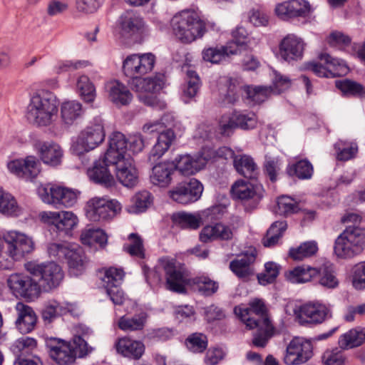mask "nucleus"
I'll return each mask as SVG.
<instances>
[{"label": "nucleus", "mask_w": 365, "mask_h": 365, "mask_svg": "<svg viewBox=\"0 0 365 365\" xmlns=\"http://www.w3.org/2000/svg\"><path fill=\"white\" fill-rule=\"evenodd\" d=\"M238 54V49L232 45H220L205 48L202 51V58L204 61L212 64H220L229 58L231 56Z\"/></svg>", "instance_id": "nucleus-28"}, {"label": "nucleus", "mask_w": 365, "mask_h": 365, "mask_svg": "<svg viewBox=\"0 0 365 365\" xmlns=\"http://www.w3.org/2000/svg\"><path fill=\"white\" fill-rule=\"evenodd\" d=\"M192 282L197 286L198 291L206 296L213 294L218 289V283L205 276L195 277Z\"/></svg>", "instance_id": "nucleus-63"}, {"label": "nucleus", "mask_w": 365, "mask_h": 365, "mask_svg": "<svg viewBox=\"0 0 365 365\" xmlns=\"http://www.w3.org/2000/svg\"><path fill=\"white\" fill-rule=\"evenodd\" d=\"M124 275V272L122 269L115 267L105 269L104 275L101 278L104 288L120 286L122 284Z\"/></svg>", "instance_id": "nucleus-56"}, {"label": "nucleus", "mask_w": 365, "mask_h": 365, "mask_svg": "<svg viewBox=\"0 0 365 365\" xmlns=\"http://www.w3.org/2000/svg\"><path fill=\"white\" fill-rule=\"evenodd\" d=\"M81 240L84 245L92 246L94 243H98L101 247H103L107 244L108 237L101 229L88 228L82 232Z\"/></svg>", "instance_id": "nucleus-50"}, {"label": "nucleus", "mask_w": 365, "mask_h": 365, "mask_svg": "<svg viewBox=\"0 0 365 365\" xmlns=\"http://www.w3.org/2000/svg\"><path fill=\"white\" fill-rule=\"evenodd\" d=\"M115 167V176L118 182L127 187H133L138 182V173L132 156H125L111 163Z\"/></svg>", "instance_id": "nucleus-19"}, {"label": "nucleus", "mask_w": 365, "mask_h": 365, "mask_svg": "<svg viewBox=\"0 0 365 365\" xmlns=\"http://www.w3.org/2000/svg\"><path fill=\"white\" fill-rule=\"evenodd\" d=\"M336 150V159L340 161H347L355 158L358 153V146L356 143L344 144L339 142L335 144Z\"/></svg>", "instance_id": "nucleus-61"}, {"label": "nucleus", "mask_w": 365, "mask_h": 365, "mask_svg": "<svg viewBox=\"0 0 365 365\" xmlns=\"http://www.w3.org/2000/svg\"><path fill=\"white\" fill-rule=\"evenodd\" d=\"M317 275V268L303 264L285 272L286 279L292 283H305Z\"/></svg>", "instance_id": "nucleus-39"}, {"label": "nucleus", "mask_w": 365, "mask_h": 365, "mask_svg": "<svg viewBox=\"0 0 365 365\" xmlns=\"http://www.w3.org/2000/svg\"><path fill=\"white\" fill-rule=\"evenodd\" d=\"M336 86L346 95L362 96L365 93L361 84L349 79L336 81Z\"/></svg>", "instance_id": "nucleus-59"}, {"label": "nucleus", "mask_w": 365, "mask_h": 365, "mask_svg": "<svg viewBox=\"0 0 365 365\" xmlns=\"http://www.w3.org/2000/svg\"><path fill=\"white\" fill-rule=\"evenodd\" d=\"M279 266L274 262H267L264 265V272L257 275L259 284L265 285L274 282L279 274Z\"/></svg>", "instance_id": "nucleus-64"}, {"label": "nucleus", "mask_w": 365, "mask_h": 365, "mask_svg": "<svg viewBox=\"0 0 365 365\" xmlns=\"http://www.w3.org/2000/svg\"><path fill=\"white\" fill-rule=\"evenodd\" d=\"M364 341L365 331L353 329L340 336L339 345L343 349H348L361 345Z\"/></svg>", "instance_id": "nucleus-45"}, {"label": "nucleus", "mask_w": 365, "mask_h": 365, "mask_svg": "<svg viewBox=\"0 0 365 365\" xmlns=\"http://www.w3.org/2000/svg\"><path fill=\"white\" fill-rule=\"evenodd\" d=\"M202 185L196 179L178 183L169 191L170 197L175 202L187 205L197 201L202 193Z\"/></svg>", "instance_id": "nucleus-16"}, {"label": "nucleus", "mask_w": 365, "mask_h": 365, "mask_svg": "<svg viewBox=\"0 0 365 365\" xmlns=\"http://www.w3.org/2000/svg\"><path fill=\"white\" fill-rule=\"evenodd\" d=\"M305 43L301 38L294 34H288L281 41L279 54L282 58L287 62L301 60Z\"/></svg>", "instance_id": "nucleus-22"}, {"label": "nucleus", "mask_w": 365, "mask_h": 365, "mask_svg": "<svg viewBox=\"0 0 365 365\" xmlns=\"http://www.w3.org/2000/svg\"><path fill=\"white\" fill-rule=\"evenodd\" d=\"M104 138L105 132L103 125L101 123H96L82 131L75 143H78L81 147L93 150L101 144L104 140Z\"/></svg>", "instance_id": "nucleus-30"}, {"label": "nucleus", "mask_w": 365, "mask_h": 365, "mask_svg": "<svg viewBox=\"0 0 365 365\" xmlns=\"http://www.w3.org/2000/svg\"><path fill=\"white\" fill-rule=\"evenodd\" d=\"M148 314L145 312H141L135 314L132 317H121L118 323L119 329L124 331H141L144 329Z\"/></svg>", "instance_id": "nucleus-40"}, {"label": "nucleus", "mask_w": 365, "mask_h": 365, "mask_svg": "<svg viewBox=\"0 0 365 365\" xmlns=\"http://www.w3.org/2000/svg\"><path fill=\"white\" fill-rule=\"evenodd\" d=\"M9 171L19 178H35L41 171V163L34 156L10 161L7 164Z\"/></svg>", "instance_id": "nucleus-20"}, {"label": "nucleus", "mask_w": 365, "mask_h": 365, "mask_svg": "<svg viewBox=\"0 0 365 365\" xmlns=\"http://www.w3.org/2000/svg\"><path fill=\"white\" fill-rule=\"evenodd\" d=\"M21 212L16 199L10 193L0 189V213L10 217H16Z\"/></svg>", "instance_id": "nucleus-44"}, {"label": "nucleus", "mask_w": 365, "mask_h": 365, "mask_svg": "<svg viewBox=\"0 0 365 365\" xmlns=\"http://www.w3.org/2000/svg\"><path fill=\"white\" fill-rule=\"evenodd\" d=\"M18 318L16 325L21 334L31 332L35 327L37 317L34 309L22 302H18L16 305Z\"/></svg>", "instance_id": "nucleus-29"}, {"label": "nucleus", "mask_w": 365, "mask_h": 365, "mask_svg": "<svg viewBox=\"0 0 365 365\" xmlns=\"http://www.w3.org/2000/svg\"><path fill=\"white\" fill-rule=\"evenodd\" d=\"M58 113V101L56 96L41 91L34 93L26 107V118L37 127H48L56 120Z\"/></svg>", "instance_id": "nucleus-2"}, {"label": "nucleus", "mask_w": 365, "mask_h": 365, "mask_svg": "<svg viewBox=\"0 0 365 365\" xmlns=\"http://www.w3.org/2000/svg\"><path fill=\"white\" fill-rule=\"evenodd\" d=\"M173 224L182 229L196 230L202 225L200 212H178L171 216Z\"/></svg>", "instance_id": "nucleus-36"}, {"label": "nucleus", "mask_w": 365, "mask_h": 365, "mask_svg": "<svg viewBox=\"0 0 365 365\" xmlns=\"http://www.w3.org/2000/svg\"><path fill=\"white\" fill-rule=\"evenodd\" d=\"M299 211L298 203L291 197L282 195L277 200V205L274 208L275 214L287 217Z\"/></svg>", "instance_id": "nucleus-48"}, {"label": "nucleus", "mask_w": 365, "mask_h": 365, "mask_svg": "<svg viewBox=\"0 0 365 365\" xmlns=\"http://www.w3.org/2000/svg\"><path fill=\"white\" fill-rule=\"evenodd\" d=\"M25 268L29 274L36 277L41 292H48L57 288L64 277L61 267L53 262H29Z\"/></svg>", "instance_id": "nucleus-5"}, {"label": "nucleus", "mask_w": 365, "mask_h": 365, "mask_svg": "<svg viewBox=\"0 0 365 365\" xmlns=\"http://www.w3.org/2000/svg\"><path fill=\"white\" fill-rule=\"evenodd\" d=\"M4 240L8 245L7 252L14 259L19 260L34 250L33 240L25 234L9 231L4 235Z\"/></svg>", "instance_id": "nucleus-14"}, {"label": "nucleus", "mask_w": 365, "mask_h": 365, "mask_svg": "<svg viewBox=\"0 0 365 365\" xmlns=\"http://www.w3.org/2000/svg\"><path fill=\"white\" fill-rule=\"evenodd\" d=\"M287 228V224L285 220L273 222L262 239L263 245L269 247L277 245Z\"/></svg>", "instance_id": "nucleus-46"}, {"label": "nucleus", "mask_w": 365, "mask_h": 365, "mask_svg": "<svg viewBox=\"0 0 365 365\" xmlns=\"http://www.w3.org/2000/svg\"><path fill=\"white\" fill-rule=\"evenodd\" d=\"M115 347L118 354L135 360L140 359L145 352L143 342L128 337L118 339L115 343Z\"/></svg>", "instance_id": "nucleus-31"}, {"label": "nucleus", "mask_w": 365, "mask_h": 365, "mask_svg": "<svg viewBox=\"0 0 365 365\" xmlns=\"http://www.w3.org/2000/svg\"><path fill=\"white\" fill-rule=\"evenodd\" d=\"M365 245V229L358 225H348L337 237L334 252L341 258H351L359 254Z\"/></svg>", "instance_id": "nucleus-6"}, {"label": "nucleus", "mask_w": 365, "mask_h": 365, "mask_svg": "<svg viewBox=\"0 0 365 365\" xmlns=\"http://www.w3.org/2000/svg\"><path fill=\"white\" fill-rule=\"evenodd\" d=\"M317 251V244L314 241H310L301 244L297 248H291L289 254L290 257L294 260H303L314 256Z\"/></svg>", "instance_id": "nucleus-52"}, {"label": "nucleus", "mask_w": 365, "mask_h": 365, "mask_svg": "<svg viewBox=\"0 0 365 365\" xmlns=\"http://www.w3.org/2000/svg\"><path fill=\"white\" fill-rule=\"evenodd\" d=\"M210 158L211 156L205 155V152L195 158L190 155H180L173 161L175 163V171L178 170L181 175L185 176L192 175L203 169Z\"/></svg>", "instance_id": "nucleus-21"}, {"label": "nucleus", "mask_w": 365, "mask_h": 365, "mask_svg": "<svg viewBox=\"0 0 365 365\" xmlns=\"http://www.w3.org/2000/svg\"><path fill=\"white\" fill-rule=\"evenodd\" d=\"M128 239L130 243L124 245V250L131 256L143 259L145 257V250L143 239L135 233L129 235Z\"/></svg>", "instance_id": "nucleus-57"}, {"label": "nucleus", "mask_w": 365, "mask_h": 365, "mask_svg": "<svg viewBox=\"0 0 365 365\" xmlns=\"http://www.w3.org/2000/svg\"><path fill=\"white\" fill-rule=\"evenodd\" d=\"M272 86H245L244 93L246 98L255 103H261L265 101L272 93H273Z\"/></svg>", "instance_id": "nucleus-49"}, {"label": "nucleus", "mask_w": 365, "mask_h": 365, "mask_svg": "<svg viewBox=\"0 0 365 365\" xmlns=\"http://www.w3.org/2000/svg\"><path fill=\"white\" fill-rule=\"evenodd\" d=\"M37 342L34 338L23 336L17 339L11 346L16 359L26 358L36 347Z\"/></svg>", "instance_id": "nucleus-47"}, {"label": "nucleus", "mask_w": 365, "mask_h": 365, "mask_svg": "<svg viewBox=\"0 0 365 365\" xmlns=\"http://www.w3.org/2000/svg\"><path fill=\"white\" fill-rule=\"evenodd\" d=\"M231 194L233 198L240 200L249 199L259 200L262 197L261 187L254 186L245 180L236 181L231 187Z\"/></svg>", "instance_id": "nucleus-34"}, {"label": "nucleus", "mask_w": 365, "mask_h": 365, "mask_svg": "<svg viewBox=\"0 0 365 365\" xmlns=\"http://www.w3.org/2000/svg\"><path fill=\"white\" fill-rule=\"evenodd\" d=\"M113 165L106 160V155L103 160L95 161L93 166L87 171L89 178L96 183L105 187H111L115 185V179L110 173L108 167Z\"/></svg>", "instance_id": "nucleus-26"}, {"label": "nucleus", "mask_w": 365, "mask_h": 365, "mask_svg": "<svg viewBox=\"0 0 365 365\" xmlns=\"http://www.w3.org/2000/svg\"><path fill=\"white\" fill-rule=\"evenodd\" d=\"M256 256L257 252L255 249L247 251L230 262V269L238 278L247 279L255 274L252 265L255 262Z\"/></svg>", "instance_id": "nucleus-24"}, {"label": "nucleus", "mask_w": 365, "mask_h": 365, "mask_svg": "<svg viewBox=\"0 0 365 365\" xmlns=\"http://www.w3.org/2000/svg\"><path fill=\"white\" fill-rule=\"evenodd\" d=\"M121 209L120 203L116 200L95 197L87 202L86 213L92 221H108L120 213Z\"/></svg>", "instance_id": "nucleus-8"}, {"label": "nucleus", "mask_w": 365, "mask_h": 365, "mask_svg": "<svg viewBox=\"0 0 365 365\" xmlns=\"http://www.w3.org/2000/svg\"><path fill=\"white\" fill-rule=\"evenodd\" d=\"M106 160L110 163L124 159L125 156H131L127 151V139L120 132H114L109 140V148L105 153Z\"/></svg>", "instance_id": "nucleus-27"}, {"label": "nucleus", "mask_w": 365, "mask_h": 365, "mask_svg": "<svg viewBox=\"0 0 365 365\" xmlns=\"http://www.w3.org/2000/svg\"><path fill=\"white\" fill-rule=\"evenodd\" d=\"M242 225V220L237 216L233 217L229 225L222 222L208 225L201 230L199 239L203 243L217 240L231 241L234 238L235 233Z\"/></svg>", "instance_id": "nucleus-9"}, {"label": "nucleus", "mask_w": 365, "mask_h": 365, "mask_svg": "<svg viewBox=\"0 0 365 365\" xmlns=\"http://www.w3.org/2000/svg\"><path fill=\"white\" fill-rule=\"evenodd\" d=\"M174 173V162L165 161L160 163L153 168L150 180L155 185L165 187L171 183Z\"/></svg>", "instance_id": "nucleus-33"}, {"label": "nucleus", "mask_w": 365, "mask_h": 365, "mask_svg": "<svg viewBox=\"0 0 365 365\" xmlns=\"http://www.w3.org/2000/svg\"><path fill=\"white\" fill-rule=\"evenodd\" d=\"M234 165L237 171L245 178L254 179L258 174L257 166L250 156H236L234 160Z\"/></svg>", "instance_id": "nucleus-41"}, {"label": "nucleus", "mask_w": 365, "mask_h": 365, "mask_svg": "<svg viewBox=\"0 0 365 365\" xmlns=\"http://www.w3.org/2000/svg\"><path fill=\"white\" fill-rule=\"evenodd\" d=\"M171 25L173 34L183 43L202 38L207 31L205 22L192 9H185L175 15Z\"/></svg>", "instance_id": "nucleus-4"}, {"label": "nucleus", "mask_w": 365, "mask_h": 365, "mask_svg": "<svg viewBox=\"0 0 365 365\" xmlns=\"http://www.w3.org/2000/svg\"><path fill=\"white\" fill-rule=\"evenodd\" d=\"M138 63V54H132L124 60L123 63V71L126 76L134 78H140L142 76Z\"/></svg>", "instance_id": "nucleus-60"}, {"label": "nucleus", "mask_w": 365, "mask_h": 365, "mask_svg": "<svg viewBox=\"0 0 365 365\" xmlns=\"http://www.w3.org/2000/svg\"><path fill=\"white\" fill-rule=\"evenodd\" d=\"M77 88L80 96L86 102H93L96 98V88L89 78L86 76H81L77 81Z\"/></svg>", "instance_id": "nucleus-55"}, {"label": "nucleus", "mask_w": 365, "mask_h": 365, "mask_svg": "<svg viewBox=\"0 0 365 365\" xmlns=\"http://www.w3.org/2000/svg\"><path fill=\"white\" fill-rule=\"evenodd\" d=\"M83 114L82 104L76 101H68L61 106V118L63 124L70 126Z\"/></svg>", "instance_id": "nucleus-38"}, {"label": "nucleus", "mask_w": 365, "mask_h": 365, "mask_svg": "<svg viewBox=\"0 0 365 365\" xmlns=\"http://www.w3.org/2000/svg\"><path fill=\"white\" fill-rule=\"evenodd\" d=\"M185 344L192 352L202 353L207 346V336L202 334L194 333L187 337Z\"/></svg>", "instance_id": "nucleus-62"}, {"label": "nucleus", "mask_w": 365, "mask_h": 365, "mask_svg": "<svg viewBox=\"0 0 365 365\" xmlns=\"http://www.w3.org/2000/svg\"><path fill=\"white\" fill-rule=\"evenodd\" d=\"M38 194L45 203L53 205L56 207L60 205L71 207L76 203L78 198L76 192L50 184L38 187Z\"/></svg>", "instance_id": "nucleus-12"}, {"label": "nucleus", "mask_w": 365, "mask_h": 365, "mask_svg": "<svg viewBox=\"0 0 365 365\" xmlns=\"http://www.w3.org/2000/svg\"><path fill=\"white\" fill-rule=\"evenodd\" d=\"M319 58L324 62L325 66L318 63H310L309 68L319 77L341 76L346 75L349 71V68L343 61L333 58L328 53H321Z\"/></svg>", "instance_id": "nucleus-15"}, {"label": "nucleus", "mask_w": 365, "mask_h": 365, "mask_svg": "<svg viewBox=\"0 0 365 365\" xmlns=\"http://www.w3.org/2000/svg\"><path fill=\"white\" fill-rule=\"evenodd\" d=\"M233 37V42L227 43V45H232L234 48L238 49V53L241 50H250L255 46L257 42L254 38L249 36L248 32L242 26H237L232 32Z\"/></svg>", "instance_id": "nucleus-42"}, {"label": "nucleus", "mask_w": 365, "mask_h": 365, "mask_svg": "<svg viewBox=\"0 0 365 365\" xmlns=\"http://www.w3.org/2000/svg\"><path fill=\"white\" fill-rule=\"evenodd\" d=\"M69 273L73 276L81 274L86 269L87 258L83 249L78 246H71L65 257Z\"/></svg>", "instance_id": "nucleus-35"}, {"label": "nucleus", "mask_w": 365, "mask_h": 365, "mask_svg": "<svg viewBox=\"0 0 365 365\" xmlns=\"http://www.w3.org/2000/svg\"><path fill=\"white\" fill-rule=\"evenodd\" d=\"M6 282L16 297H21L29 301L35 300L41 293L36 277L31 274L14 273L8 277Z\"/></svg>", "instance_id": "nucleus-10"}, {"label": "nucleus", "mask_w": 365, "mask_h": 365, "mask_svg": "<svg viewBox=\"0 0 365 365\" xmlns=\"http://www.w3.org/2000/svg\"><path fill=\"white\" fill-rule=\"evenodd\" d=\"M317 276L319 277V284L324 287L333 289L339 284L334 274V264L329 261L324 262L317 268Z\"/></svg>", "instance_id": "nucleus-43"}, {"label": "nucleus", "mask_w": 365, "mask_h": 365, "mask_svg": "<svg viewBox=\"0 0 365 365\" xmlns=\"http://www.w3.org/2000/svg\"><path fill=\"white\" fill-rule=\"evenodd\" d=\"M109 92V98L117 106H126L129 104L133 95L128 88L118 81L109 82L107 85Z\"/></svg>", "instance_id": "nucleus-37"}, {"label": "nucleus", "mask_w": 365, "mask_h": 365, "mask_svg": "<svg viewBox=\"0 0 365 365\" xmlns=\"http://www.w3.org/2000/svg\"><path fill=\"white\" fill-rule=\"evenodd\" d=\"M245 86H242L237 80H230L227 92L222 98V104L224 106L234 105L239 101L240 96L244 92Z\"/></svg>", "instance_id": "nucleus-54"}, {"label": "nucleus", "mask_w": 365, "mask_h": 365, "mask_svg": "<svg viewBox=\"0 0 365 365\" xmlns=\"http://www.w3.org/2000/svg\"><path fill=\"white\" fill-rule=\"evenodd\" d=\"M42 221L54 225L58 231L68 233L78 224V217L71 212H43L40 214Z\"/></svg>", "instance_id": "nucleus-23"}, {"label": "nucleus", "mask_w": 365, "mask_h": 365, "mask_svg": "<svg viewBox=\"0 0 365 365\" xmlns=\"http://www.w3.org/2000/svg\"><path fill=\"white\" fill-rule=\"evenodd\" d=\"M234 312L250 329H256L252 344L257 347H264L274 334L275 328L270 319L264 302L255 298L247 307H235Z\"/></svg>", "instance_id": "nucleus-1"}, {"label": "nucleus", "mask_w": 365, "mask_h": 365, "mask_svg": "<svg viewBox=\"0 0 365 365\" xmlns=\"http://www.w3.org/2000/svg\"><path fill=\"white\" fill-rule=\"evenodd\" d=\"M302 361L306 362L312 356L311 344L302 338H294L289 344Z\"/></svg>", "instance_id": "nucleus-58"}, {"label": "nucleus", "mask_w": 365, "mask_h": 365, "mask_svg": "<svg viewBox=\"0 0 365 365\" xmlns=\"http://www.w3.org/2000/svg\"><path fill=\"white\" fill-rule=\"evenodd\" d=\"M287 173L289 176L296 175L299 179H309L312 175L313 167L308 160H299L289 165L287 168Z\"/></svg>", "instance_id": "nucleus-53"}, {"label": "nucleus", "mask_w": 365, "mask_h": 365, "mask_svg": "<svg viewBox=\"0 0 365 365\" xmlns=\"http://www.w3.org/2000/svg\"><path fill=\"white\" fill-rule=\"evenodd\" d=\"M187 80L182 88V98L185 103L193 98L199 91L200 86V78L194 71H187Z\"/></svg>", "instance_id": "nucleus-51"}, {"label": "nucleus", "mask_w": 365, "mask_h": 365, "mask_svg": "<svg viewBox=\"0 0 365 365\" xmlns=\"http://www.w3.org/2000/svg\"><path fill=\"white\" fill-rule=\"evenodd\" d=\"M294 315L301 325H318L331 317V311L324 304L305 303L294 310Z\"/></svg>", "instance_id": "nucleus-11"}, {"label": "nucleus", "mask_w": 365, "mask_h": 365, "mask_svg": "<svg viewBox=\"0 0 365 365\" xmlns=\"http://www.w3.org/2000/svg\"><path fill=\"white\" fill-rule=\"evenodd\" d=\"M163 128L164 123L160 121L147 123L143 126V131L144 133H159L157 142L150 151V159L151 158H159L162 157L176 139L175 134L172 129L164 130Z\"/></svg>", "instance_id": "nucleus-13"}, {"label": "nucleus", "mask_w": 365, "mask_h": 365, "mask_svg": "<svg viewBox=\"0 0 365 365\" xmlns=\"http://www.w3.org/2000/svg\"><path fill=\"white\" fill-rule=\"evenodd\" d=\"M165 81V76L158 73L150 78H134L129 81V85L132 90L139 93L138 98L144 104L163 109L165 108V104L158 100L156 97L148 94L158 93L163 88Z\"/></svg>", "instance_id": "nucleus-7"}, {"label": "nucleus", "mask_w": 365, "mask_h": 365, "mask_svg": "<svg viewBox=\"0 0 365 365\" xmlns=\"http://www.w3.org/2000/svg\"><path fill=\"white\" fill-rule=\"evenodd\" d=\"M257 120L252 112H233L230 116H223L220 121V132L228 135L235 128L242 130L253 129L257 126Z\"/></svg>", "instance_id": "nucleus-17"}, {"label": "nucleus", "mask_w": 365, "mask_h": 365, "mask_svg": "<svg viewBox=\"0 0 365 365\" xmlns=\"http://www.w3.org/2000/svg\"><path fill=\"white\" fill-rule=\"evenodd\" d=\"M46 346L50 356L60 365H68L76 359L73 351L71 343L57 338H49L46 341Z\"/></svg>", "instance_id": "nucleus-18"}, {"label": "nucleus", "mask_w": 365, "mask_h": 365, "mask_svg": "<svg viewBox=\"0 0 365 365\" xmlns=\"http://www.w3.org/2000/svg\"><path fill=\"white\" fill-rule=\"evenodd\" d=\"M119 26L123 35L131 36L143 29L145 22L136 11L127 10L120 16Z\"/></svg>", "instance_id": "nucleus-32"}, {"label": "nucleus", "mask_w": 365, "mask_h": 365, "mask_svg": "<svg viewBox=\"0 0 365 365\" xmlns=\"http://www.w3.org/2000/svg\"><path fill=\"white\" fill-rule=\"evenodd\" d=\"M35 148L43 163L51 166H57L61 164L63 150L61 147L53 141H37Z\"/></svg>", "instance_id": "nucleus-25"}, {"label": "nucleus", "mask_w": 365, "mask_h": 365, "mask_svg": "<svg viewBox=\"0 0 365 365\" xmlns=\"http://www.w3.org/2000/svg\"><path fill=\"white\" fill-rule=\"evenodd\" d=\"M165 274L166 289L173 292L184 294L186 285L190 284L187 272L173 259H162L160 264L153 269L145 271L147 281L150 284H158L162 282L161 270Z\"/></svg>", "instance_id": "nucleus-3"}]
</instances>
